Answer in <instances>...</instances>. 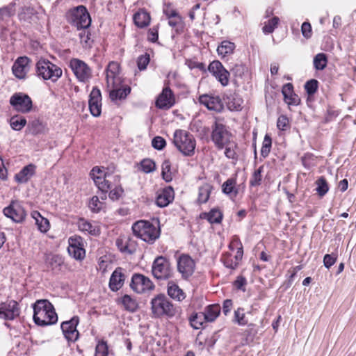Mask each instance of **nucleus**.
Listing matches in <instances>:
<instances>
[{
    "mask_svg": "<svg viewBox=\"0 0 356 356\" xmlns=\"http://www.w3.org/2000/svg\"><path fill=\"white\" fill-rule=\"evenodd\" d=\"M33 320L40 326L53 325L58 321V316L53 305L46 299L37 300L33 304Z\"/></svg>",
    "mask_w": 356,
    "mask_h": 356,
    "instance_id": "obj_1",
    "label": "nucleus"
},
{
    "mask_svg": "<svg viewBox=\"0 0 356 356\" xmlns=\"http://www.w3.org/2000/svg\"><path fill=\"white\" fill-rule=\"evenodd\" d=\"M151 309L156 317L172 318L177 314V309L165 295L159 294L151 301Z\"/></svg>",
    "mask_w": 356,
    "mask_h": 356,
    "instance_id": "obj_2",
    "label": "nucleus"
},
{
    "mask_svg": "<svg viewBox=\"0 0 356 356\" xmlns=\"http://www.w3.org/2000/svg\"><path fill=\"white\" fill-rule=\"evenodd\" d=\"M173 143L184 156H192L196 143L194 137L185 130L177 129L174 133Z\"/></svg>",
    "mask_w": 356,
    "mask_h": 356,
    "instance_id": "obj_3",
    "label": "nucleus"
},
{
    "mask_svg": "<svg viewBox=\"0 0 356 356\" xmlns=\"http://www.w3.org/2000/svg\"><path fill=\"white\" fill-rule=\"evenodd\" d=\"M36 74L44 81L56 82L63 74L62 69L48 60L41 59L36 63Z\"/></svg>",
    "mask_w": 356,
    "mask_h": 356,
    "instance_id": "obj_4",
    "label": "nucleus"
},
{
    "mask_svg": "<svg viewBox=\"0 0 356 356\" xmlns=\"http://www.w3.org/2000/svg\"><path fill=\"white\" fill-rule=\"evenodd\" d=\"M134 234L149 243H152L159 236V229L152 223L146 220H139L132 226Z\"/></svg>",
    "mask_w": 356,
    "mask_h": 356,
    "instance_id": "obj_5",
    "label": "nucleus"
},
{
    "mask_svg": "<svg viewBox=\"0 0 356 356\" xmlns=\"http://www.w3.org/2000/svg\"><path fill=\"white\" fill-rule=\"evenodd\" d=\"M66 19L68 23L76 27L77 29H87L91 24L90 15L83 6H78L70 9L66 13Z\"/></svg>",
    "mask_w": 356,
    "mask_h": 356,
    "instance_id": "obj_6",
    "label": "nucleus"
},
{
    "mask_svg": "<svg viewBox=\"0 0 356 356\" xmlns=\"http://www.w3.org/2000/svg\"><path fill=\"white\" fill-rule=\"evenodd\" d=\"M229 248L232 251L236 250V254L233 255L231 252H226L223 254L221 259L225 267L235 269L242 259L243 254V245L238 237L236 236L233 237L229 245Z\"/></svg>",
    "mask_w": 356,
    "mask_h": 356,
    "instance_id": "obj_7",
    "label": "nucleus"
},
{
    "mask_svg": "<svg viewBox=\"0 0 356 356\" xmlns=\"http://www.w3.org/2000/svg\"><path fill=\"white\" fill-rule=\"evenodd\" d=\"M90 176L95 185L102 192H108V189L112 188L111 183L113 180L118 181V175L106 173L97 166L92 169Z\"/></svg>",
    "mask_w": 356,
    "mask_h": 356,
    "instance_id": "obj_8",
    "label": "nucleus"
},
{
    "mask_svg": "<svg viewBox=\"0 0 356 356\" xmlns=\"http://www.w3.org/2000/svg\"><path fill=\"white\" fill-rule=\"evenodd\" d=\"M211 140L218 149H222L226 143L232 140V135L225 125L215 122L212 127Z\"/></svg>",
    "mask_w": 356,
    "mask_h": 356,
    "instance_id": "obj_9",
    "label": "nucleus"
},
{
    "mask_svg": "<svg viewBox=\"0 0 356 356\" xmlns=\"http://www.w3.org/2000/svg\"><path fill=\"white\" fill-rule=\"evenodd\" d=\"M152 272L153 276L157 280H167L172 275V269L169 260L163 256H159L154 259Z\"/></svg>",
    "mask_w": 356,
    "mask_h": 356,
    "instance_id": "obj_10",
    "label": "nucleus"
},
{
    "mask_svg": "<svg viewBox=\"0 0 356 356\" xmlns=\"http://www.w3.org/2000/svg\"><path fill=\"white\" fill-rule=\"evenodd\" d=\"M69 66L79 81L86 83L92 77V70L83 60L78 58H72Z\"/></svg>",
    "mask_w": 356,
    "mask_h": 356,
    "instance_id": "obj_11",
    "label": "nucleus"
},
{
    "mask_svg": "<svg viewBox=\"0 0 356 356\" xmlns=\"http://www.w3.org/2000/svg\"><path fill=\"white\" fill-rule=\"evenodd\" d=\"M10 104L15 111L22 113L31 111L33 106L31 97L22 92L13 95L10 99Z\"/></svg>",
    "mask_w": 356,
    "mask_h": 356,
    "instance_id": "obj_12",
    "label": "nucleus"
},
{
    "mask_svg": "<svg viewBox=\"0 0 356 356\" xmlns=\"http://www.w3.org/2000/svg\"><path fill=\"white\" fill-rule=\"evenodd\" d=\"M130 287L137 293H143L152 291L154 289V284L149 277L142 274L135 273L131 277Z\"/></svg>",
    "mask_w": 356,
    "mask_h": 356,
    "instance_id": "obj_13",
    "label": "nucleus"
},
{
    "mask_svg": "<svg viewBox=\"0 0 356 356\" xmlns=\"http://www.w3.org/2000/svg\"><path fill=\"white\" fill-rule=\"evenodd\" d=\"M67 251L69 254L76 260L81 261L86 257L83 238L79 236H72L68 238Z\"/></svg>",
    "mask_w": 356,
    "mask_h": 356,
    "instance_id": "obj_14",
    "label": "nucleus"
},
{
    "mask_svg": "<svg viewBox=\"0 0 356 356\" xmlns=\"http://www.w3.org/2000/svg\"><path fill=\"white\" fill-rule=\"evenodd\" d=\"M3 213L16 222H22L26 216L22 202L18 200L12 201L10 205L3 209Z\"/></svg>",
    "mask_w": 356,
    "mask_h": 356,
    "instance_id": "obj_15",
    "label": "nucleus"
},
{
    "mask_svg": "<svg viewBox=\"0 0 356 356\" xmlns=\"http://www.w3.org/2000/svg\"><path fill=\"white\" fill-rule=\"evenodd\" d=\"M177 270L184 279H188L194 273L195 263L191 256L186 254H181L177 259Z\"/></svg>",
    "mask_w": 356,
    "mask_h": 356,
    "instance_id": "obj_16",
    "label": "nucleus"
},
{
    "mask_svg": "<svg viewBox=\"0 0 356 356\" xmlns=\"http://www.w3.org/2000/svg\"><path fill=\"white\" fill-rule=\"evenodd\" d=\"M106 79L108 88L120 87L122 79L120 76V64L118 62H110L106 70Z\"/></svg>",
    "mask_w": 356,
    "mask_h": 356,
    "instance_id": "obj_17",
    "label": "nucleus"
},
{
    "mask_svg": "<svg viewBox=\"0 0 356 356\" xmlns=\"http://www.w3.org/2000/svg\"><path fill=\"white\" fill-rule=\"evenodd\" d=\"M20 308L17 301L11 300L0 303V318L14 320L19 316Z\"/></svg>",
    "mask_w": 356,
    "mask_h": 356,
    "instance_id": "obj_18",
    "label": "nucleus"
},
{
    "mask_svg": "<svg viewBox=\"0 0 356 356\" xmlns=\"http://www.w3.org/2000/svg\"><path fill=\"white\" fill-rule=\"evenodd\" d=\"M79 318L78 316L72 317L70 321L61 324V329L65 337L70 341H75L79 338V332L76 330Z\"/></svg>",
    "mask_w": 356,
    "mask_h": 356,
    "instance_id": "obj_19",
    "label": "nucleus"
},
{
    "mask_svg": "<svg viewBox=\"0 0 356 356\" xmlns=\"http://www.w3.org/2000/svg\"><path fill=\"white\" fill-rule=\"evenodd\" d=\"M175 104V97L170 88L165 87L158 96L156 106L160 109H169Z\"/></svg>",
    "mask_w": 356,
    "mask_h": 356,
    "instance_id": "obj_20",
    "label": "nucleus"
},
{
    "mask_svg": "<svg viewBox=\"0 0 356 356\" xmlns=\"http://www.w3.org/2000/svg\"><path fill=\"white\" fill-rule=\"evenodd\" d=\"M89 108L91 114L95 117H98L102 112V95L100 90L97 88H93L89 97Z\"/></svg>",
    "mask_w": 356,
    "mask_h": 356,
    "instance_id": "obj_21",
    "label": "nucleus"
},
{
    "mask_svg": "<svg viewBox=\"0 0 356 356\" xmlns=\"http://www.w3.org/2000/svg\"><path fill=\"white\" fill-rule=\"evenodd\" d=\"M30 60L26 56L18 58L14 63L12 70L13 74L18 79H24L29 70Z\"/></svg>",
    "mask_w": 356,
    "mask_h": 356,
    "instance_id": "obj_22",
    "label": "nucleus"
},
{
    "mask_svg": "<svg viewBox=\"0 0 356 356\" xmlns=\"http://www.w3.org/2000/svg\"><path fill=\"white\" fill-rule=\"evenodd\" d=\"M116 245L123 253L132 254L136 250V243L129 236H120L116 240Z\"/></svg>",
    "mask_w": 356,
    "mask_h": 356,
    "instance_id": "obj_23",
    "label": "nucleus"
},
{
    "mask_svg": "<svg viewBox=\"0 0 356 356\" xmlns=\"http://www.w3.org/2000/svg\"><path fill=\"white\" fill-rule=\"evenodd\" d=\"M79 230L92 236H98L100 234V227L97 222H90L84 218H79L77 222Z\"/></svg>",
    "mask_w": 356,
    "mask_h": 356,
    "instance_id": "obj_24",
    "label": "nucleus"
},
{
    "mask_svg": "<svg viewBox=\"0 0 356 356\" xmlns=\"http://www.w3.org/2000/svg\"><path fill=\"white\" fill-rule=\"evenodd\" d=\"M199 102L211 111H220L222 108V104L218 96L202 95L200 96Z\"/></svg>",
    "mask_w": 356,
    "mask_h": 356,
    "instance_id": "obj_25",
    "label": "nucleus"
},
{
    "mask_svg": "<svg viewBox=\"0 0 356 356\" xmlns=\"http://www.w3.org/2000/svg\"><path fill=\"white\" fill-rule=\"evenodd\" d=\"M174 196L173 188L170 186L165 187L158 193L156 204L159 207H165L172 202Z\"/></svg>",
    "mask_w": 356,
    "mask_h": 356,
    "instance_id": "obj_26",
    "label": "nucleus"
},
{
    "mask_svg": "<svg viewBox=\"0 0 356 356\" xmlns=\"http://www.w3.org/2000/svg\"><path fill=\"white\" fill-rule=\"evenodd\" d=\"M125 276L121 268H117L112 273L109 280V287L113 291H118L124 284Z\"/></svg>",
    "mask_w": 356,
    "mask_h": 356,
    "instance_id": "obj_27",
    "label": "nucleus"
},
{
    "mask_svg": "<svg viewBox=\"0 0 356 356\" xmlns=\"http://www.w3.org/2000/svg\"><path fill=\"white\" fill-rule=\"evenodd\" d=\"M282 92L284 95V102L289 105H298L300 103V99L293 92V86L288 83L283 86Z\"/></svg>",
    "mask_w": 356,
    "mask_h": 356,
    "instance_id": "obj_28",
    "label": "nucleus"
},
{
    "mask_svg": "<svg viewBox=\"0 0 356 356\" xmlns=\"http://www.w3.org/2000/svg\"><path fill=\"white\" fill-rule=\"evenodd\" d=\"M106 193L107 192H102L100 197L95 195L90 199L88 207L92 213H97L104 209L106 207L104 200L106 199Z\"/></svg>",
    "mask_w": 356,
    "mask_h": 356,
    "instance_id": "obj_29",
    "label": "nucleus"
},
{
    "mask_svg": "<svg viewBox=\"0 0 356 356\" xmlns=\"http://www.w3.org/2000/svg\"><path fill=\"white\" fill-rule=\"evenodd\" d=\"M35 165L29 164L24 167L15 175V179L17 183H26L35 174Z\"/></svg>",
    "mask_w": 356,
    "mask_h": 356,
    "instance_id": "obj_30",
    "label": "nucleus"
},
{
    "mask_svg": "<svg viewBox=\"0 0 356 356\" xmlns=\"http://www.w3.org/2000/svg\"><path fill=\"white\" fill-rule=\"evenodd\" d=\"M31 216L35 220V224L40 232L46 233L49 230L50 223L49 220L42 216L38 211H32Z\"/></svg>",
    "mask_w": 356,
    "mask_h": 356,
    "instance_id": "obj_31",
    "label": "nucleus"
},
{
    "mask_svg": "<svg viewBox=\"0 0 356 356\" xmlns=\"http://www.w3.org/2000/svg\"><path fill=\"white\" fill-rule=\"evenodd\" d=\"M168 295L172 299L181 301L185 298V293L179 286L173 282H169L167 289Z\"/></svg>",
    "mask_w": 356,
    "mask_h": 356,
    "instance_id": "obj_32",
    "label": "nucleus"
},
{
    "mask_svg": "<svg viewBox=\"0 0 356 356\" xmlns=\"http://www.w3.org/2000/svg\"><path fill=\"white\" fill-rule=\"evenodd\" d=\"M134 21L138 27L144 28L148 26L150 22L149 14L144 10H140L134 14Z\"/></svg>",
    "mask_w": 356,
    "mask_h": 356,
    "instance_id": "obj_33",
    "label": "nucleus"
},
{
    "mask_svg": "<svg viewBox=\"0 0 356 356\" xmlns=\"http://www.w3.org/2000/svg\"><path fill=\"white\" fill-rule=\"evenodd\" d=\"M200 218L207 219L210 223H220L222 219V213L218 209H213L208 213H202Z\"/></svg>",
    "mask_w": 356,
    "mask_h": 356,
    "instance_id": "obj_34",
    "label": "nucleus"
},
{
    "mask_svg": "<svg viewBox=\"0 0 356 356\" xmlns=\"http://www.w3.org/2000/svg\"><path fill=\"white\" fill-rule=\"evenodd\" d=\"M236 48L234 42L228 40L222 41L217 48V52L219 56L224 58L225 56L232 54Z\"/></svg>",
    "mask_w": 356,
    "mask_h": 356,
    "instance_id": "obj_35",
    "label": "nucleus"
},
{
    "mask_svg": "<svg viewBox=\"0 0 356 356\" xmlns=\"http://www.w3.org/2000/svg\"><path fill=\"white\" fill-rule=\"evenodd\" d=\"M213 186L210 184L205 183L199 188L197 202L199 204L206 203L210 197Z\"/></svg>",
    "mask_w": 356,
    "mask_h": 356,
    "instance_id": "obj_36",
    "label": "nucleus"
},
{
    "mask_svg": "<svg viewBox=\"0 0 356 356\" xmlns=\"http://www.w3.org/2000/svg\"><path fill=\"white\" fill-rule=\"evenodd\" d=\"M243 99L238 95L234 94L228 98L227 107L230 111H239L243 108Z\"/></svg>",
    "mask_w": 356,
    "mask_h": 356,
    "instance_id": "obj_37",
    "label": "nucleus"
},
{
    "mask_svg": "<svg viewBox=\"0 0 356 356\" xmlns=\"http://www.w3.org/2000/svg\"><path fill=\"white\" fill-rule=\"evenodd\" d=\"M109 89L111 90L110 97L112 100L124 99L131 92V88L129 87H125L123 88L117 87Z\"/></svg>",
    "mask_w": 356,
    "mask_h": 356,
    "instance_id": "obj_38",
    "label": "nucleus"
},
{
    "mask_svg": "<svg viewBox=\"0 0 356 356\" xmlns=\"http://www.w3.org/2000/svg\"><path fill=\"white\" fill-rule=\"evenodd\" d=\"M121 302L124 309L131 312H135L138 308L137 300L129 295L122 296Z\"/></svg>",
    "mask_w": 356,
    "mask_h": 356,
    "instance_id": "obj_39",
    "label": "nucleus"
},
{
    "mask_svg": "<svg viewBox=\"0 0 356 356\" xmlns=\"http://www.w3.org/2000/svg\"><path fill=\"white\" fill-rule=\"evenodd\" d=\"M207 321V317L203 312L195 313L190 317L191 326L196 330L200 329Z\"/></svg>",
    "mask_w": 356,
    "mask_h": 356,
    "instance_id": "obj_40",
    "label": "nucleus"
},
{
    "mask_svg": "<svg viewBox=\"0 0 356 356\" xmlns=\"http://www.w3.org/2000/svg\"><path fill=\"white\" fill-rule=\"evenodd\" d=\"M238 145L236 142L233 140L225 144V156L229 159L238 160V154L236 153V149Z\"/></svg>",
    "mask_w": 356,
    "mask_h": 356,
    "instance_id": "obj_41",
    "label": "nucleus"
},
{
    "mask_svg": "<svg viewBox=\"0 0 356 356\" xmlns=\"http://www.w3.org/2000/svg\"><path fill=\"white\" fill-rule=\"evenodd\" d=\"M220 307L218 305H211L206 307L204 314L207 317V322H212L218 316Z\"/></svg>",
    "mask_w": 356,
    "mask_h": 356,
    "instance_id": "obj_42",
    "label": "nucleus"
},
{
    "mask_svg": "<svg viewBox=\"0 0 356 356\" xmlns=\"http://www.w3.org/2000/svg\"><path fill=\"white\" fill-rule=\"evenodd\" d=\"M27 129L31 134L38 135L45 131V127L40 120H35L29 124Z\"/></svg>",
    "mask_w": 356,
    "mask_h": 356,
    "instance_id": "obj_43",
    "label": "nucleus"
},
{
    "mask_svg": "<svg viewBox=\"0 0 356 356\" xmlns=\"http://www.w3.org/2000/svg\"><path fill=\"white\" fill-rule=\"evenodd\" d=\"M236 186V180L234 179H228L226 181H225L222 186V192L227 195H230L234 197H236L238 191L235 187Z\"/></svg>",
    "mask_w": 356,
    "mask_h": 356,
    "instance_id": "obj_44",
    "label": "nucleus"
},
{
    "mask_svg": "<svg viewBox=\"0 0 356 356\" xmlns=\"http://www.w3.org/2000/svg\"><path fill=\"white\" fill-rule=\"evenodd\" d=\"M15 13V3L12 2L7 6L0 8V20L11 17Z\"/></svg>",
    "mask_w": 356,
    "mask_h": 356,
    "instance_id": "obj_45",
    "label": "nucleus"
},
{
    "mask_svg": "<svg viewBox=\"0 0 356 356\" xmlns=\"http://www.w3.org/2000/svg\"><path fill=\"white\" fill-rule=\"evenodd\" d=\"M26 124V120L22 116L15 115L10 120V125L11 128L15 131L22 130Z\"/></svg>",
    "mask_w": 356,
    "mask_h": 356,
    "instance_id": "obj_46",
    "label": "nucleus"
},
{
    "mask_svg": "<svg viewBox=\"0 0 356 356\" xmlns=\"http://www.w3.org/2000/svg\"><path fill=\"white\" fill-rule=\"evenodd\" d=\"M264 171V166L261 165L255 170L250 179V186L251 187H256L261 184L262 182V172Z\"/></svg>",
    "mask_w": 356,
    "mask_h": 356,
    "instance_id": "obj_47",
    "label": "nucleus"
},
{
    "mask_svg": "<svg viewBox=\"0 0 356 356\" xmlns=\"http://www.w3.org/2000/svg\"><path fill=\"white\" fill-rule=\"evenodd\" d=\"M316 193L321 197L324 196L329 191L328 184L324 177H320L316 181Z\"/></svg>",
    "mask_w": 356,
    "mask_h": 356,
    "instance_id": "obj_48",
    "label": "nucleus"
},
{
    "mask_svg": "<svg viewBox=\"0 0 356 356\" xmlns=\"http://www.w3.org/2000/svg\"><path fill=\"white\" fill-rule=\"evenodd\" d=\"M327 63V58L325 54L319 53L314 58V66L317 70H323Z\"/></svg>",
    "mask_w": 356,
    "mask_h": 356,
    "instance_id": "obj_49",
    "label": "nucleus"
},
{
    "mask_svg": "<svg viewBox=\"0 0 356 356\" xmlns=\"http://www.w3.org/2000/svg\"><path fill=\"white\" fill-rule=\"evenodd\" d=\"M119 178L118 181L113 180L111 183L112 188L108 189L110 190L109 197L113 200H118L123 192L122 188L119 186Z\"/></svg>",
    "mask_w": 356,
    "mask_h": 356,
    "instance_id": "obj_50",
    "label": "nucleus"
},
{
    "mask_svg": "<svg viewBox=\"0 0 356 356\" xmlns=\"http://www.w3.org/2000/svg\"><path fill=\"white\" fill-rule=\"evenodd\" d=\"M36 14V10L33 7L24 6L19 13L20 20L29 21Z\"/></svg>",
    "mask_w": 356,
    "mask_h": 356,
    "instance_id": "obj_51",
    "label": "nucleus"
},
{
    "mask_svg": "<svg viewBox=\"0 0 356 356\" xmlns=\"http://www.w3.org/2000/svg\"><path fill=\"white\" fill-rule=\"evenodd\" d=\"M234 321L241 326L248 325V321L245 317L243 308L239 307L234 311Z\"/></svg>",
    "mask_w": 356,
    "mask_h": 356,
    "instance_id": "obj_52",
    "label": "nucleus"
},
{
    "mask_svg": "<svg viewBox=\"0 0 356 356\" xmlns=\"http://www.w3.org/2000/svg\"><path fill=\"white\" fill-rule=\"evenodd\" d=\"M170 169L171 164L170 161L165 160L161 165V175L163 179L167 182H169L172 179Z\"/></svg>",
    "mask_w": 356,
    "mask_h": 356,
    "instance_id": "obj_53",
    "label": "nucleus"
},
{
    "mask_svg": "<svg viewBox=\"0 0 356 356\" xmlns=\"http://www.w3.org/2000/svg\"><path fill=\"white\" fill-rule=\"evenodd\" d=\"M302 163L305 168L309 169L316 163V157L312 153H305L301 158Z\"/></svg>",
    "mask_w": 356,
    "mask_h": 356,
    "instance_id": "obj_54",
    "label": "nucleus"
},
{
    "mask_svg": "<svg viewBox=\"0 0 356 356\" xmlns=\"http://www.w3.org/2000/svg\"><path fill=\"white\" fill-rule=\"evenodd\" d=\"M280 19L277 17H273L272 19L265 22L263 27V32L266 34L271 33L273 32L275 29L277 27Z\"/></svg>",
    "mask_w": 356,
    "mask_h": 356,
    "instance_id": "obj_55",
    "label": "nucleus"
},
{
    "mask_svg": "<svg viewBox=\"0 0 356 356\" xmlns=\"http://www.w3.org/2000/svg\"><path fill=\"white\" fill-rule=\"evenodd\" d=\"M140 169L145 173H150L156 170V164L152 159H145L140 162Z\"/></svg>",
    "mask_w": 356,
    "mask_h": 356,
    "instance_id": "obj_56",
    "label": "nucleus"
},
{
    "mask_svg": "<svg viewBox=\"0 0 356 356\" xmlns=\"http://www.w3.org/2000/svg\"><path fill=\"white\" fill-rule=\"evenodd\" d=\"M223 86L229 83V72L224 67L219 72L213 74Z\"/></svg>",
    "mask_w": 356,
    "mask_h": 356,
    "instance_id": "obj_57",
    "label": "nucleus"
},
{
    "mask_svg": "<svg viewBox=\"0 0 356 356\" xmlns=\"http://www.w3.org/2000/svg\"><path fill=\"white\" fill-rule=\"evenodd\" d=\"M108 348L106 341H99L95 348V356H108Z\"/></svg>",
    "mask_w": 356,
    "mask_h": 356,
    "instance_id": "obj_58",
    "label": "nucleus"
},
{
    "mask_svg": "<svg viewBox=\"0 0 356 356\" xmlns=\"http://www.w3.org/2000/svg\"><path fill=\"white\" fill-rule=\"evenodd\" d=\"M272 145V140L269 136L266 135L262 143V147L261 149V154L264 157L268 156L270 153V148Z\"/></svg>",
    "mask_w": 356,
    "mask_h": 356,
    "instance_id": "obj_59",
    "label": "nucleus"
},
{
    "mask_svg": "<svg viewBox=\"0 0 356 356\" xmlns=\"http://www.w3.org/2000/svg\"><path fill=\"white\" fill-rule=\"evenodd\" d=\"M277 127L279 130L286 131L290 128L289 119L284 115H280L277 121Z\"/></svg>",
    "mask_w": 356,
    "mask_h": 356,
    "instance_id": "obj_60",
    "label": "nucleus"
},
{
    "mask_svg": "<svg viewBox=\"0 0 356 356\" xmlns=\"http://www.w3.org/2000/svg\"><path fill=\"white\" fill-rule=\"evenodd\" d=\"M318 82L316 79H311L306 82L305 85V90L309 95H314L318 89Z\"/></svg>",
    "mask_w": 356,
    "mask_h": 356,
    "instance_id": "obj_61",
    "label": "nucleus"
},
{
    "mask_svg": "<svg viewBox=\"0 0 356 356\" xmlns=\"http://www.w3.org/2000/svg\"><path fill=\"white\" fill-rule=\"evenodd\" d=\"M150 60L149 55L145 54L144 55H141L138 58L137 65L140 70H143L146 69L147 65L149 64Z\"/></svg>",
    "mask_w": 356,
    "mask_h": 356,
    "instance_id": "obj_62",
    "label": "nucleus"
},
{
    "mask_svg": "<svg viewBox=\"0 0 356 356\" xmlns=\"http://www.w3.org/2000/svg\"><path fill=\"white\" fill-rule=\"evenodd\" d=\"M165 140L161 136H156L152 140V145L154 148L161 150L165 146Z\"/></svg>",
    "mask_w": 356,
    "mask_h": 356,
    "instance_id": "obj_63",
    "label": "nucleus"
},
{
    "mask_svg": "<svg viewBox=\"0 0 356 356\" xmlns=\"http://www.w3.org/2000/svg\"><path fill=\"white\" fill-rule=\"evenodd\" d=\"M224 67L222 64L218 60H213L209 65V71L214 74L215 73L219 72L220 70L223 69Z\"/></svg>",
    "mask_w": 356,
    "mask_h": 356,
    "instance_id": "obj_64",
    "label": "nucleus"
}]
</instances>
